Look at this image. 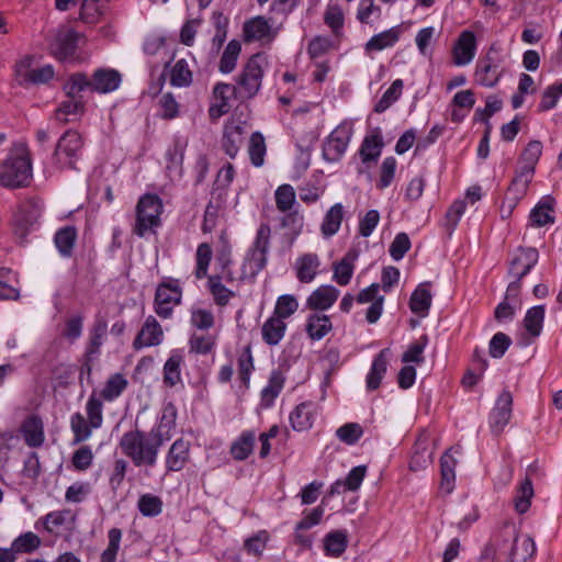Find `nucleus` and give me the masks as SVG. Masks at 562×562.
I'll use <instances>...</instances> for the list:
<instances>
[{"mask_svg": "<svg viewBox=\"0 0 562 562\" xmlns=\"http://www.w3.org/2000/svg\"><path fill=\"white\" fill-rule=\"evenodd\" d=\"M86 138L77 128H67L56 140L53 151L44 161L45 170L50 173L79 171Z\"/></svg>", "mask_w": 562, "mask_h": 562, "instance_id": "1", "label": "nucleus"}, {"mask_svg": "<svg viewBox=\"0 0 562 562\" xmlns=\"http://www.w3.org/2000/svg\"><path fill=\"white\" fill-rule=\"evenodd\" d=\"M164 445L151 431L138 428L124 432L119 442L123 454L132 461L134 467L146 469L156 467Z\"/></svg>", "mask_w": 562, "mask_h": 562, "instance_id": "2", "label": "nucleus"}, {"mask_svg": "<svg viewBox=\"0 0 562 562\" xmlns=\"http://www.w3.org/2000/svg\"><path fill=\"white\" fill-rule=\"evenodd\" d=\"M498 548L499 562H527L537 551L529 536L520 537L514 524L505 522L494 536Z\"/></svg>", "mask_w": 562, "mask_h": 562, "instance_id": "3", "label": "nucleus"}, {"mask_svg": "<svg viewBox=\"0 0 562 562\" xmlns=\"http://www.w3.org/2000/svg\"><path fill=\"white\" fill-rule=\"evenodd\" d=\"M33 179V164L29 148L22 146L10 151L0 164V186L14 190L30 186Z\"/></svg>", "mask_w": 562, "mask_h": 562, "instance_id": "4", "label": "nucleus"}, {"mask_svg": "<svg viewBox=\"0 0 562 562\" xmlns=\"http://www.w3.org/2000/svg\"><path fill=\"white\" fill-rule=\"evenodd\" d=\"M213 250L209 243H201L195 252V268L193 274L196 280L207 278V290L210 291L214 303L217 306H226L231 299L235 296L234 291L222 283V277L217 274L209 276V267L212 261Z\"/></svg>", "mask_w": 562, "mask_h": 562, "instance_id": "5", "label": "nucleus"}, {"mask_svg": "<svg viewBox=\"0 0 562 562\" xmlns=\"http://www.w3.org/2000/svg\"><path fill=\"white\" fill-rule=\"evenodd\" d=\"M268 65V56L265 52L255 53L246 60L234 85L243 95V101L258 95Z\"/></svg>", "mask_w": 562, "mask_h": 562, "instance_id": "6", "label": "nucleus"}, {"mask_svg": "<svg viewBox=\"0 0 562 562\" xmlns=\"http://www.w3.org/2000/svg\"><path fill=\"white\" fill-rule=\"evenodd\" d=\"M539 250L531 246H518L507 262V274L513 278L508 283V296H516L521 293L522 280L538 265Z\"/></svg>", "mask_w": 562, "mask_h": 562, "instance_id": "7", "label": "nucleus"}, {"mask_svg": "<svg viewBox=\"0 0 562 562\" xmlns=\"http://www.w3.org/2000/svg\"><path fill=\"white\" fill-rule=\"evenodd\" d=\"M505 57L499 47L492 44L475 65L474 82L484 88H494L505 75Z\"/></svg>", "mask_w": 562, "mask_h": 562, "instance_id": "8", "label": "nucleus"}, {"mask_svg": "<svg viewBox=\"0 0 562 562\" xmlns=\"http://www.w3.org/2000/svg\"><path fill=\"white\" fill-rule=\"evenodd\" d=\"M164 211L161 199L155 193L143 194L136 204V221L133 233L144 238L148 233L161 225L160 215Z\"/></svg>", "mask_w": 562, "mask_h": 562, "instance_id": "9", "label": "nucleus"}, {"mask_svg": "<svg viewBox=\"0 0 562 562\" xmlns=\"http://www.w3.org/2000/svg\"><path fill=\"white\" fill-rule=\"evenodd\" d=\"M183 290L179 279L164 277L157 284L154 296V311L162 319L173 315L176 306L182 302Z\"/></svg>", "mask_w": 562, "mask_h": 562, "instance_id": "10", "label": "nucleus"}, {"mask_svg": "<svg viewBox=\"0 0 562 562\" xmlns=\"http://www.w3.org/2000/svg\"><path fill=\"white\" fill-rule=\"evenodd\" d=\"M44 209L41 198L31 196L22 201L13 216V233L20 244L26 243L29 234L35 228Z\"/></svg>", "mask_w": 562, "mask_h": 562, "instance_id": "11", "label": "nucleus"}, {"mask_svg": "<svg viewBox=\"0 0 562 562\" xmlns=\"http://www.w3.org/2000/svg\"><path fill=\"white\" fill-rule=\"evenodd\" d=\"M83 40L85 35L71 27L59 29L48 43V53L59 63H75L79 59V43Z\"/></svg>", "mask_w": 562, "mask_h": 562, "instance_id": "12", "label": "nucleus"}, {"mask_svg": "<svg viewBox=\"0 0 562 562\" xmlns=\"http://www.w3.org/2000/svg\"><path fill=\"white\" fill-rule=\"evenodd\" d=\"M353 135L351 123L338 124L323 140L322 158L328 164L339 162L345 156Z\"/></svg>", "mask_w": 562, "mask_h": 562, "instance_id": "13", "label": "nucleus"}, {"mask_svg": "<svg viewBox=\"0 0 562 562\" xmlns=\"http://www.w3.org/2000/svg\"><path fill=\"white\" fill-rule=\"evenodd\" d=\"M533 176L531 170H516L501 205L499 212L503 220L509 218L519 202L527 195Z\"/></svg>", "mask_w": 562, "mask_h": 562, "instance_id": "14", "label": "nucleus"}, {"mask_svg": "<svg viewBox=\"0 0 562 562\" xmlns=\"http://www.w3.org/2000/svg\"><path fill=\"white\" fill-rule=\"evenodd\" d=\"M233 100H243L237 87L223 81L216 82L212 89L211 103L207 110L210 120L215 122L228 114L233 108Z\"/></svg>", "mask_w": 562, "mask_h": 562, "instance_id": "15", "label": "nucleus"}, {"mask_svg": "<svg viewBox=\"0 0 562 562\" xmlns=\"http://www.w3.org/2000/svg\"><path fill=\"white\" fill-rule=\"evenodd\" d=\"M514 398L509 390L504 389L488 413L487 423L493 436H501L513 417Z\"/></svg>", "mask_w": 562, "mask_h": 562, "instance_id": "16", "label": "nucleus"}, {"mask_svg": "<svg viewBox=\"0 0 562 562\" xmlns=\"http://www.w3.org/2000/svg\"><path fill=\"white\" fill-rule=\"evenodd\" d=\"M271 228L269 224L261 223L256 232L255 240L249 249L248 265L252 274L259 273L267 265V255L270 246Z\"/></svg>", "mask_w": 562, "mask_h": 562, "instance_id": "17", "label": "nucleus"}, {"mask_svg": "<svg viewBox=\"0 0 562 562\" xmlns=\"http://www.w3.org/2000/svg\"><path fill=\"white\" fill-rule=\"evenodd\" d=\"M477 52V37L471 30H463L452 44L451 57L454 66L463 67L472 63Z\"/></svg>", "mask_w": 562, "mask_h": 562, "instance_id": "18", "label": "nucleus"}, {"mask_svg": "<svg viewBox=\"0 0 562 562\" xmlns=\"http://www.w3.org/2000/svg\"><path fill=\"white\" fill-rule=\"evenodd\" d=\"M164 341V330L159 322L153 315H148L137 331L132 347L135 351L145 348L157 347Z\"/></svg>", "mask_w": 562, "mask_h": 562, "instance_id": "19", "label": "nucleus"}, {"mask_svg": "<svg viewBox=\"0 0 562 562\" xmlns=\"http://www.w3.org/2000/svg\"><path fill=\"white\" fill-rule=\"evenodd\" d=\"M177 416L178 411L176 405L172 402L164 403L160 413L149 431L166 443L173 435Z\"/></svg>", "mask_w": 562, "mask_h": 562, "instance_id": "20", "label": "nucleus"}, {"mask_svg": "<svg viewBox=\"0 0 562 562\" xmlns=\"http://www.w3.org/2000/svg\"><path fill=\"white\" fill-rule=\"evenodd\" d=\"M187 147L188 140L186 137L179 134L173 135L172 140L167 147L165 154L166 170L169 176L175 175L178 177H182L183 160Z\"/></svg>", "mask_w": 562, "mask_h": 562, "instance_id": "21", "label": "nucleus"}, {"mask_svg": "<svg viewBox=\"0 0 562 562\" xmlns=\"http://www.w3.org/2000/svg\"><path fill=\"white\" fill-rule=\"evenodd\" d=\"M91 92L106 94L117 90L122 83V76L114 68L101 67L91 75Z\"/></svg>", "mask_w": 562, "mask_h": 562, "instance_id": "22", "label": "nucleus"}, {"mask_svg": "<svg viewBox=\"0 0 562 562\" xmlns=\"http://www.w3.org/2000/svg\"><path fill=\"white\" fill-rule=\"evenodd\" d=\"M557 201L551 194L543 195L531 209L528 216V225L531 227H543L555 223Z\"/></svg>", "mask_w": 562, "mask_h": 562, "instance_id": "23", "label": "nucleus"}, {"mask_svg": "<svg viewBox=\"0 0 562 562\" xmlns=\"http://www.w3.org/2000/svg\"><path fill=\"white\" fill-rule=\"evenodd\" d=\"M317 416V405L313 401H304L297 404L289 415V422L294 431L310 430Z\"/></svg>", "mask_w": 562, "mask_h": 562, "instance_id": "24", "label": "nucleus"}, {"mask_svg": "<svg viewBox=\"0 0 562 562\" xmlns=\"http://www.w3.org/2000/svg\"><path fill=\"white\" fill-rule=\"evenodd\" d=\"M245 128L235 120H227L223 126L222 149L234 159L244 144Z\"/></svg>", "mask_w": 562, "mask_h": 562, "instance_id": "25", "label": "nucleus"}, {"mask_svg": "<svg viewBox=\"0 0 562 562\" xmlns=\"http://www.w3.org/2000/svg\"><path fill=\"white\" fill-rule=\"evenodd\" d=\"M384 139L380 127H374L367 134L358 149L362 164L376 162L384 147Z\"/></svg>", "mask_w": 562, "mask_h": 562, "instance_id": "26", "label": "nucleus"}, {"mask_svg": "<svg viewBox=\"0 0 562 562\" xmlns=\"http://www.w3.org/2000/svg\"><path fill=\"white\" fill-rule=\"evenodd\" d=\"M390 357H391L390 348H384V349L380 350L373 357L371 367L366 376V389L368 392L375 391L381 386L382 380L385 376L386 371H387Z\"/></svg>", "mask_w": 562, "mask_h": 562, "instance_id": "27", "label": "nucleus"}, {"mask_svg": "<svg viewBox=\"0 0 562 562\" xmlns=\"http://www.w3.org/2000/svg\"><path fill=\"white\" fill-rule=\"evenodd\" d=\"M190 442L183 438L173 441L165 459L167 472H179L186 468L190 460Z\"/></svg>", "mask_w": 562, "mask_h": 562, "instance_id": "28", "label": "nucleus"}, {"mask_svg": "<svg viewBox=\"0 0 562 562\" xmlns=\"http://www.w3.org/2000/svg\"><path fill=\"white\" fill-rule=\"evenodd\" d=\"M453 448L447 449L440 457V483L439 490L445 495H450L456 488V468L458 460L453 456Z\"/></svg>", "mask_w": 562, "mask_h": 562, "instance_id": "29", "label": "nucleus"}, {"mask_svg": "<svg viewBox=\"0 0 562 562\" xmlns=\"http://www.w3.org/2000/svg\"><path fill=\"white\" fill-rule=\"evenodd\" d=\"M431 281L420 282L412 292L408 306L413 314L426 317L432 304Z\"/></svg>", "mask_w": 562, "mask_h": 562, "instance_id": "30", "label": "nucleus"}, {"mask_svg": "<svg viewBox=\"0 0 562 562\" xmlns=\"http://www.w3.org/2000/svg\"><path fill=\"white\" fill-rule=\"evenodd\" d=\"M183 363V349H172L162 368V381L166 386L173 387L182 382L181 367Z\"/></svg>", "mask_w": 562, "mask_h": 562, "instance_id": "31", "label": "nucleus"}, {"mask_svg": "<svg viewBox=\"0 0 562 562\" xmlns=\"http://www.w3.org/2000/svg\"><path fill=\"white\" fill-rule=\"evenodd\" d=\"M86 112V103L81 97L68 98L59 102L54 112L55 120L65 125L80 119Z\"/></svg>", "mask_w": 562, "mask_h": 562, "instance_id": "32", "label": "nucleus"}, {"mask_svg": "<svg viewBox=\"0 0 562 562\" xmlns=\"http://www.w3.org/2000/svg\"><path fill=\"white\" fill-rule=\"evenodd\" d=\"M20 431L29 447L38 448L44 443V425L42 418L38 415L27 416L22 422Z\"/></svg>", "mask_w": 562, "mask_h": 562, "instance_id": "33", "label": "nucleus"}, {"mask_svg": "<svg viewBox=\"0 0 562 562\" xmlns=\"http://www.w3.org/2000/svg\"><path fill=\"white\" fill-rule=\"evenodd\" d=\"M285 383V376L279 369H273L270 372L267 384L260 392V405L263 408H271L280 393L282 392Z\"/></svg>", "mask_w": 562, "mask_h": 562, "instance_id": "34", "label": "nucleus"}, {"mask_svg": "<svg viewBox=\"0 0 562 562\" xmlns=\"http://www.w3.org/2000/svg\"><path fill=\"white\" fill-rule=\"evenodd\" d=\"M338 296L339 290L334 285H321L310 294L306 301V305L311 310L326 311L334 305Z\"/></svg>", "mask_w": 562, "mask_h": 562, "instance_id": "35", "label": "nucleus"}, {"mask_svg": "<svg viewBox=\"0 0 562 562\" xmlns=\"http://www.w3.org/2000/svg\"><path fill=\"white\" fill-rule=\"evenodd\" d=\"M401 25L392 26L385 31L374 34L364 45L366 54L373 52H381L386 48L393 47L401 37Z\"/></svg>", "mask_w": 562, "mask_h": 562, "instance_id": "36", "label": "nucleus"}, {"mask_svg": "<svg viewBox=\"0 0 562 562\" xmlns=\"http://www.w3.org/2000/svg\"><path fill=\"white\" fill-rule=\"evenodd\" d=\"M255 371V362L251 345L248 344L241 348L237 355V379L240 389L248 390L250 378Z\"/></svg>", "mask_w": 562, "mask_h": 562, "instance_id": "37", "label": "nucleus"}, {"mask_svg": "<svg viewBox=\"0 0 562 562\" xmlns=\"http://www.w3.org/2000/svg\"><path fill=\"white\" fill-rule=\"evenodd\" d=\"M256 431L252 429L243 430L232 442L229 453L235 461H245L254 452Z\"/></svg>", "mask_w": 562, "mask_h": 562, "instance_id": "38", "label": "nucleus"}, {"mask_svg": "<svg viewBox=\"0 0 562 562\" xmlns=\"http://www.w3.org/2000/svg\"><path fill=\"white\" fill-rule=\"evenodd\" d=\"M42 472L38 454L35 451L30 452L23 462L20 471L21 481L18 483L20 491L30 490L37 482Z\"/></svg>", "mask_w": 562, "mask_h": 562, "instance_id": "39", "label": "nucleus"}, {"mask_svg": "<svg viewBox=\"0 0 562 562\" xmlns=\"http://www.w3.org/2000/svg\"><path fill=\"white\" fill-rule=\"evenodd\" d=\"M319 259L316 254H304L295 261L296 278L301 283L312 282L318 273Z\"/></svg>", "mask_w": 562, "mask_h": 562, "instance_id": "40", "label": "nucleus"}, {"mask_svg": "<svg viewBox=\"0 0 562 562\" xmlns=\"http://www.w3.org/2000/svg\"><path fill=\"white\" fill-rule=\"evenodd\" d=\"M544 304L535 305L526 311V314L522 319V325L530 338L537 339L541 335L544 326Z\"/></svg>", "mask_w": 562, "mask_h": 562, "instance_id": "41", "label": "nucleus"}, {"mask_svg": "<svg viewBox=\"0 0 562 562\" xmlns=\"http://www.w3.org/2000/svg\"><path fill=\"white\" fill-rule=\"evenodd\" d=\"M286 331V323L273 315H270L261 326V338L270 347L281 342Z\"/></svg>", "mask_w": 562, "mask_h": 562, "instance_id": "42", "label": "nucleus"}, {"mask_svg": "<svg viewBox=\"0 0 562 562\" xmlns=\"http://www.w3.org/2000/svg\"><path fill=\"white\" fill-rule=\"evenodd\" d=\"M345 217V206L342 203H335L325 213L322 224L321 233L324 238H330L338 233Z\"/></svg>", "mask_w": 562, "mask_h": 562, "instance_id": "43", "label": "nucleus"}, {"mask_svg": "<svg viewBox=\"0 0 562 562\" xmlns=\"http://www.w3.org/2000/svg\"><path fill=\"white\" fill-rule=\"evenodd\" d=\"M348 547L346 530H331L323 539V551L326 557L339 558Z\"/></svg>", "mask_w": 562, "mask_h": 562, "instance_id": "44", "label": "nucleus"}, {"mask_svg": "<svg viewBox=\"0 0 562 562\" xmlns=\"http://www.w3.org/2000/svg\"><path fill=\"white\" fill-rule=\"evenodd\" d=\"M77 236V228L74 225L64 226L55 233L54 244L61 257L72 256Z\"/></svg>", "mask_w": 562, "mask_h": 562, "instance_id": "45", "label": "nucleus"}, {"mask_svg": "<svg viewBox=\"0 0 562 562\" xmlns=\"http://www.w3.org/2000/svg\"><path fill=\"white\" fill-rule=\"evenodd\" d=\"M356 259L357 254L348 251L338 262L333 265V280L337 284L346 286L350 283L355 271Z\"/></svg>", "mask_w": 562, "mask_h": 562, "instance_id": "46", "label": "nucleus"}, {"mask_svg": "<svg viewBox=\"0 0 562 562\" xmlns=\"http://www.w3.org/2000/svg\"><path fill=\"white\" fill-rule=\"evenodd\" d=\"M270 25L268 21L261 16L257 15L245 21L243 26V37L246 43H250L254 41H261L270 34Z\"/></svg>", "mask_w": 562, "mask_h": 562, "instance_id": "47", "label": "nucleus"}, {"mask_svg": "<svg viewBox=\"0 0 562 562\" xmlns=\"http://www.w3.org/2000/svg\"><path fill=\"white\" fill-rule=\"evenodd\" d=\"M108 333V324L104 319H98L89 333V340L85 349L90 358H99L101 347Z\"/></svg>", "mask_w": 562, "mask_h": 562, "instance_id": "48", "label": "nucleus"}, {"mask_svg": "<svg viewBox=\"0 0 562 562\" xmlns=\"http://www.w3.org/2000/svg\"><path fill=\"white\" fill-rule=\"evenodd\" d=\"M241 53V43L233 38L225 46L220 61H218V71L223 75L232 74L236 66Z\"/></svg>", "mask_w": 562, "mask_h": 562, "instance_id": "49", "label": "nucleus"}, {"mask_svg": "<svg viewBox=\"0 0 562 562\" xmlns=\"http://www.w3.org/2000/svg\"><path fill=\"white\" fill-rule=\"evenodd\" d=\"M331 328L333 324L328 315L312 314L306 319V334L314 341L323 339Z\"/></svg>", "mask_w": 562, "mask_h": 562, "instance_id": "50", "label": "nucleus"}, {"mask_svg": "<svg viewBox=\"0 0 562 562\" xmlns=\"http://www.w3.org/2000/svg\"><path fill=\"white\" fill-rule=\"evenodd\" d=\"M520 294L516 296H508V286L504 294L503 300L496 305L494 317L498 323L512 322L516 315V308L520 305Z\"/></svg>", "mask_w": 562, "mask_h": 562, "instance_id": "51", "label": "nucleus"}, {"mask_svg": "<svg viewBox=\"0 0 562 562\" xmlns=\"http://www.w3.org/2000/svg\"><path fill=\"white\" fill-rule=\"evenodd\" d=\"M128 385L127 379L122 373H114L105 381L100 392V397L105 402H113L122 395Z\"/></svg>", "mask_w": 562, "mask_h": 562, "instance_id": "52", "label": "nucleus"}, {"mask_svg": "<svg viewBox=\"0 0 562 562\" xmlns=\"http://www.w3.org/2000/svg\"><path fill=\"white\" fill-rule=\"evenodd\" d=\"M535 495L533 484L531 479L526 475L524 480H521L519 486L516 488V495L514 498L515 510L524 515L526 514L530 506L531 499Z\"/></svg>", "mask_w": 562, "mask_h": 562, "instance_id": "53", "label": "nucleus"}, {"mask_svg": "<svg viewBox=\"0 0 562 562\" xmlns=\"http://www.w3.org/2000/svg\"><path fill=\"white\" fill-rule=\"evenodd\" d=\"M16 284V273L11 268H0V301L18 300L20 291Z\"/></svg>", "mask_w": 562, "mask_h": 562, "instance_id": "54", "label": "nucleus"}, {"mask_svg": "<svg viewBox=\"0 0 562 562\" xmlns=\"http://www.w3.org/2000/svg\"><path fill=\"white\" fill-rule=\"evenodd\" d=\"M429 345V337L423 334L418 339L414 340L407 346V349L402 355V362L416 363L418 366L425 362V349Z\"/></svg>", "mask_w": 562, "mask_h": 562, "instance_id": "55", "label": "nucleus"}, {"mask_svg": "<svg viewBox=\"0 0 562 562\" xmlns=\"http://www.w3.org/2000/svg\"><path fill=\"white\" fill-rule=\"evenodd\" d=\"M70 429L74 434L72 443L77 445L88 440L95 428L81 413L76 412L70 416Z\"/></svg>", "mask_w": 562, "mask_h": 562, "instance_id": "56", "label": "nucleus"}, {"mask_svg": "<svg viewBox=\"0 0 562 562\" xmlns=\"http://www.w3.org/2000/svg\"><path fill=\"white\" fill-rule=\"evenodd\" d=\"M278 211L285 213L297 207L294 188L289 183L279 186L274 192Z\"/></svg>", "mask_w": 562, "mask_h": 562, "instance_id": "57", "label": "nucleus"}, {"mask_svg": "<svg viewBox=\"0 0 562 562\" xmlns=\"http://www.w3.org/2000/svg\"><path fill=\"white\" fill-rule=\"evenodd\" d=\"M404 82L402 79H395L387 90L382 94L380 100L374 104L375 113H383L392 106L402 95Z\"/></svg>", "mask_w": 562, "mask_h": 562, "instance_id": "58", "label": "nucleus"}, {"mask_svg": "<svg viewBox=\"0 0 562 562\" xmlns=\"http://www.w3.org/2000/svg\"><path fill=\"white\" fill-rule=\"evenodd\" d=\"M542 154V143L540 140H530L521 153L520 159L522 165L519 167L520 170L529 171L535 175L536 166Z\"/></svg>", "mask_w": 562, "mask_h": 562, "instance_id": "59", "label": "nucleus"}, {"mask_svg": "<svg viewBox=\"0 0 562 562\" xmlns=\"http://www.w3.org/2000/svg\"><path fill=\"white\" fill-rule=\"evenodd\" d=\"M300 205L292 211L285 212L281 217L280 225L288 231L286 235L293 241L302 233L304 216L299 211Z\"/></svg>", "mask_w": 562, "mask_h": 562, "instance_id": "60", "label": "nucleus"}, {"mask_svg": "<svg viewBox=\"0 0 562 562\" xmlns=\"http://www.w3.org/2000/svg\"><path fill=\"white\" fill-rule=\"evenodd\" d=\"M465 211L467 201L464 199L454 200L448 207L445 214L442 226L449 234L454 232Z\"/></svg>", "mask_w": 562, "mask_h": 562, "instance_id": "61", "label": "nucleus"}, {"mask_svg": "<svg viewBox=\"0 0 562 562\" xmlns=\"http://www.w3.org/2000/svg\"><path fill=\"white\" fill-rule=\"evenodd\" d=\"M318 138L319 132L310 131L301 135L296 140V148L301 153V159L303 160L304 170H306L311 165V156Z\"/></svg>", "mask_w": 562, "mask_h": 562, "instance_id": "62", "label": "nucleus"}, {"mask_svg": "<svg viewBox=\"0 0 562 562\" xmlns=\"http://www.w3.org/2000/svg\"><path fill=\"white\" fill-rule=\"evenodd\" d=\"M192 83V71L184 58L175 63L170 70V85L177 88H186Z\"/></svg>", "mask_w": 562, "mask_h": 562, "instance_id": "63", "label": "nucleus"}, {"mask_svg": "<svg viewBox=\"0 0 562 562\" xmlns=\"http://www.w3.org/2000/svg\"><path fill=\"white\" fill-rule=\"evenodd\" d=\"M40 546L41 538L32 531H26L12 541L10 549L15 555L16 553H32L37 550Z\"/></svg>", "mask_w": 562, "mask_h": 562, "instance_id": "64", "label": "nucleus"}]
</instances>
